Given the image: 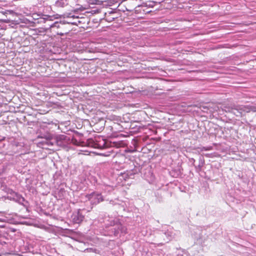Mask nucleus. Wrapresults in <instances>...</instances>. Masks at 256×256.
I'll return each instance as SVG.
<instances>
[{"mask_svg":"<svg viewBox=\"0 0 256 256\" xmlns=\"http://www.w3.org/2000/svg\"><path fill=\"white\" fill-rule=\"evenodd\" d=\"M86 197L92 206L104 200L102 194L98 192H93L90 194H86Z\"/></svg>","mask_w":256,"mask_h":256,"instance_id":"nucleus-1","label":"nucleus"},{"mask_svg":"<svg viewBox=\"0 0 256 256\" xmlns=\"http://www.w3.org/2000/svg\"><path fill=\"white\" fill-rule=\"evenodd\" d=\"M76 1H71L70 4H68V6H66V9L68 11L74 12H82L84 10L88 8V5H80L77 4Z\"/></svg>","mask_w":256,"mask_h":256,"instance_id":"nucleus-2","label":"nucleus"},{"mask_svg":"<svg viewBox=\"0 0 256 256\" xmlns=\"http://www.w3.org/2000/svg\"><path fill=\"white\" fill-rule=\"evenodd\" d=\"M34 20H38V23H44L46 20H52L53 16L41 14H34L32 16Z\"/></svg>","mask_w":256,"mask_h":256,"instance_id":"nucleus-3","label":"nucleus"},{"mask_svg":"<svg viewBox=\"0 0 256 256\" xmlns=\"http://www.w3.org/2000/svg\"><path fill=\"white\" fill-rule=\"evenodd\" d=\"M84 218V216L80 212V210L74 212L72 216V220L75 224L80 223L83 220Z\"/></svg>","mask_w":256,"mask_h":256,"instance_id":"nucleus-4","label":"nucleus"},{"mask_svg":"<svg viewBox=\"0 0 256 256\" xmlns=\"http://www.w3.org/2000/svg\"><path fill=\"white\" fill-rule=\"evenodd\" d=\"M239 110H241L242 114L252 112H256V105H241Z\"/></svg>","mask_w":256,"mask_h":256,"instance_id":"nucleus-5","label":"nucleus"},{"mask_svg":"<svg viewBox=\"0 0 256 256\" xmlns=\"http://www.w3.org/2000/svg\"><path fill=\"white\" fill-rule=\"evenodd\" d=\"M198 162H199V164H198V166H195L196 170L198 172H199L202 170V168L204 166L205 164V160L202 156H200L199 157Z\"/></svg>","mask_w":256,"mask_h":256,"instance_id":"nucleus-6","label":"nucleus"},{"mask_svg":"<svg viewBox=\"0 0 256 256\" xmlns=\"http://www.w3.org/2000/svg\"><path fill=\"white\" fill-rule=\"evenodd\" d=\"M65 24H74V25L76 24V22H66L65 21H64V22L60 21V22H56L54 23H53L52 24L50 25V28H58L60 27V25H64Z\"/></svg>","mask_w":256,"mask_h":256,"instance_id":"nucleus-7","label":"nucleus"},{"mask_svg":"<svg viewBox=\"0 0 256 256\" xmlns=\"http://www.w3.org/2000/svg\"><path fill=\"white\" fill-rule=\"evenodd\" d=\"M240 106H236L232 108V112L237 116H242L243 114L242 111L239 110Z\"/></svg>","mask_w":256,"mask_h":256,"instance_id":"nucleus-8","label":"nucleus"},{"mask_svg":"<svg viewBox=\"0 0 256 256\" xmlns=\"http://www.w3.org/2000/svg\"><path fill=\"white\" fill-rule=\"evenodd\" d=\"M67 1H56L55 5L59 8H65L66 6H68V3L66 2Z\"/></svg>","mask_w":256,"mask_h":256,"instance_id":"nucleus-9","label":"nucleus"},{"mask_svg":"<svg viewBox=\"0 0 256 256\" xmlns=\"http://www.w3.org/2000/svg\"><path fill=\"white\" fill-rule=\"evenodd\" d=\"M163 234L166 236L167 238L166 240H170L172 237V232L168 230L167 232H163Z\"/></svg>","mask_w":256,"mask_h":256,"instance_id":"nucleus-10","label":"nucleus"},{"mask_svg":"<svg viewBox=\"0 0 256 256\" xmlns=\"http://www.w3.org/2000/svg\"><path fill=\"white\" fill-rule=\"evenodd\" d=\"M176 256H187L186 252L182 250H178Z\"/></svg>","mask_w":256,"mask_h":256,"instance_id":"nucleus-11","label":"nucleus"},{"mask_svg":"<svg viewBox=\"0 0 256 256\" xmlns=\"http://www.w3.org/2000/svg\"><path fill=\"white\" fill-rule=\"evenodd\" d=\"M16 196L17 198L16 200L18 202L20 203H22L24 201V199L21 196L16 194Z\"/></svg>","mask_w":256,"mask_h":256,"instance_id":"nucleus-12","label":"nucleus"},{"mask_svg":"<svg viewBox=\"0 0 256 256\" xmlns=\"http://www.w3.org/2000/svg\"><path fill=\"white\" fill-rule=\"evenodd\" d=\"M66 136H64V135H60V136H59L58 137L56 138L57 143L58 144L59 142L62 140H66Z\"/></svg>","mask_w":256,"mask_h":256,"instance_id":"nucleus-13","label":"nucleus"},{"mask_svg":"<svg viewBox=\"0 0 256 256\" xmlns=\"http://www.w3.org/2000/svg\"><path fill=\"white\" fill-rule=\"evenodd\" d=\"M44 145H46L48 146H52V143L48 140H46L44 142H42Z\"/></svg>","mask_w":256,"mask_h":256,"instance_id":"nucleus-14","label":"nucleus"},{"mask_svg":"<svg viewBox=\"0 0 256 256\" xmlns=\"http://www.w3.org/2000/svg\"><path fill=\"white\" fill-rule=\"evenodd\" d=\"M212 149V146H208V147H202V148H201V150L202 151V150H210Z\"/></svg>","mask_w":256,"mask_h":256,"instance_id":"nucleus-15","label":"nucleus"},{"mask_svg":"<svg viewBox=\"0 0 256 256\" xmlns=\"http://www.w3.org/2000/svg\"><path fill=\"white\" fill-rule=\"evenodd\" d=\"M189 162L192 163V164L195 167L194 162H196L194 158H188Z\"/></svg>","mask_w":256,"mask_h":256,"instance_id":"nucleus-16","label":"nucleus"},{"mask_svg":"<svg viewBox=\"0 0 256 256\" xmlns=\"http://www.w3.org/2000/svg\"><path fill=\"white\" fill-rule=\"evenodd\" d=\"M23 12L26 15H28L30 14V11L28 9L25 8H24V10H23Z\"/></svg>","mask_w":256,"mask_h":256,"instance_id":"nucleus-17","label":"nucleus"},{"mask_svg":"<svg viewBox=\"0 0 256 256\" xmlns=\"http://www.w3.org/2000/svg\"><path fill=\"white\" fill-rule=\"evenodd\" d=\"M85 252H94V250L93 248H86L84 250Z\"/></svg>","mask_w":256,"mask_h":256,"instance_id":"nucleus-18","label":"nucleus"},{"mask_svg":"<svg viewBox=\"0 0 256 256\" xmlns=\"http://www.w3.org/2000/svg\"><path fill=\"white\" fill-rule=\"evenodd\" d=\"M117 226H118L117 232H118L119 230H120L122 231V226L121 225H118Z\"/></svg>","mask_w":256,"mask_h":256,"instance_id":"nucleus-19","label":"nucleus"},{"mask_svg":"<svg viewBox=\"0 0 256 256\" xmlns=\"http://www.w3.org/2000/svg\"><path fill=\"white\" fill-rule=\"evenodd\" d=\"M106 2L107 1H100V0H98V1H96V4H100L101 3H102V2Z\"/></svg>","mask_w":256,"mask_h":256,"instance_id":"nucleus-20","label":"nucleus"},{"mask_svg":"<svg viewBox=\"0 0 256 256\" xmlns=\"http://www.w3.org/2000/svg\"><path fill=\"white\" fill-rule=\"evenodd\" d=\"M70 14H69L68 17L73 18H78V16H75L74 15L70 16Z\"/></svg>","mask_w":256,"mask_h":256,"instance_id":"nucleus-21","label":"nucleus"},{"mask_svg":"<svg viewBox=\"0 0 256 256\" xmlns=\"http://www.w3.org/2000/svg\"><path fill=\"white\" fill-rule=\"evenodd\" d=\"M6 11L8 12L10 14H12L14 12V10H6Z\"/></svg>","mask_w":256,"mask_h":256,"instance_id":"nucleus-22","label":"nucleus"},{"mask_svg":"<svg viewBox=\"0 0 256 256\" xmlns=\"http://www.w3.org/2000/svg\"><path fill=\"white\" fill-rule=\"evenodd\" d=\"M132 175H133L132 173V172H130V174L128 175V176H132Z\"/></svg>","mask_w":256,"mask_h":256,"instance_id":"nucleus-23","label":"nucleus"},{"mask_svg":"<svg viewBox=\"0 0 256 256\" xmlns=\"http://www.w3.org/2000/svg\"><path fill=\"white\" fill-rule=\"evenodd\" d=\"M150 2H152V3H154L155 2L154 1H149Z\"/></svg>","mask_w":256,"mask_h":256,"instance_id":"nucleus-24","label":"nucleus"},{"mask_svg":"<svg viewBox=\"0 0 256 256\" xmlns=\"http://www.w3.org/2000/svg\"><path fill=\"white\" fill-rule=\"evenodd\" d=\"M104 144H105V142H104V144L102 146H104Z\"/></svg>","mask_w":256,"mask_h":256,"instance_id":"nucleus-25","label":"nucleus"},{"mask_svg":"<svg viewBox=\"0 0 256 256\" xmlns=\"http://www.w3.org/2000/svg\"><path fill=\"white\" fill-rule=\"evenodd\" d=\"M1 212H0V213H1Z\"/></svg>","mask_w":256,"mask_h":256,"instance_id":"nucleus-26","label":"nucleus"},{"mask_svg":"<svg viewBox=\"0 0 256 256\" xmlns=\"http://www.w3.org/2000/svg\"><path fill=\"white\" fill-rule=\"evenodd\" d=\"M0 221H1V220H0Z\"/></svg>","mask_w":256,"mask_h":256,"instance_id":"nucleus-27","label":"nucleus"}]
</instances>
